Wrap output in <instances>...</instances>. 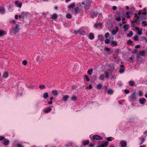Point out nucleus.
Instances as JSON below:
<instances>
[{
    "label": "nucleus",
    "mask_w": 147,
    "mask_h": 147,
    "mask_svg": "<svg viewBox=\"0 0 147 147\" xmlns=\"http://www.w3.org/2000/svg\"><path fill=\"white\" fill-rule=\"evenodd\" d=\"M52 110V109L50 107H47L45 110V113H48L50 112Z\"/></svg>",
    "instance_id": "nucleus-16"
},
{
    "label": "nucleus",
    "mask_w": 147,
    "mask_h": 147,
    "mask_svg": "<svg viewBox=\"0 0 147 147\" xmlns=\"http://www.w3.org/2000/svg\"><path fill=\"white\" fill-rule=\"evenodd\" d=\"M145 141V138H142V140L141 141L140 143V145H141Z\"/></svg>",
    "instance_id": "nucleus-36"
},
{
    "label": "nucleus",
    "mask_w": 147,
    "mask_h": 147,
    "mask_svg": "<svg viewBox=\"0 0 147 147\" xmlns=\"http://www.w3.org/2000/svg\"><path fill=\"white\" fill-rule=\"evenodd\" d=\"M142 24L144 25V26H147V24L146 23V22L145 21H143L142 22Z\"/></svg>",
    "instance_id": "nucleus-56"
},
{
    "label": "nucleus",
    "mask_w": 147,
    "mask_h": 147,
    "mask_svg": "<svg viewBox=\"0 0 147 147\" xmlns=\"http://www.w3.org/2000/svg\"><path fill=\"white\" fill-rule=\"evenodd\" d=\"M69 98V96L68 95H66L62 98L63 100V101H66Z\"/></svg>",
    "instance_id": "nucleus-19"
},
{
    "label": "nucleus",
    "mask_w": 147,
    "mask_h": 147,
    "mask_svg": "<svg viewBox=\"0 0 147 147\" xmlns=\"http://www.w3.org/2000/svg\"><path fill=\"white\" fill-rule=\"evenodd\" d=\"M133 34V32L132 31H130L129 33L127 34V36L128 37H131Z\"/></svg>",
    "instance_id": "nucleus-27"
},
{
    "label": "nucleus",
    "mask_w": 147,
    "mask_h": 147,
    "mask_svg": "<svg viewBox=\"0 0 147 147\" xmlns=\"http://www.w3.org/2000/svg\"><path fill=\"white\" fill-rule=\"evenodd\" d=\"M94 38V34L92 33H90L89 36V38L90 40H92Z\"/></svg>",
    "instance_id": "nucleus-13"
},
{
    "label": "nucleus",
    "mask_w": 147,
    "mask_h": 147,
    "mask_svg": "<svg viewBox=\"0 0 147 147\" xmlns=\"http://www.w3.org/2000/svg\"><path fill=\"white\" fill-rule=\"evenodd\" d=\"M97 13L96 11H93L91 15V17L92 18H94L95 17L97 16Z\"/></svg>",
    "instance_id": "nucleus-9"
},
{
    "label": "nucleus",
    "mask_w": 147,
    "mask_h": 147,
    "mask_svg": "<svg viewBox=\"0 0 147 147\" xmlns=\"http://www.w3.org/2000/svg\"><path fill=\"white\" fill-rule=\"evenodd\" d=\"M105 42L106 44H108L110 43V40L109 39H106L105 40Z\"/></svg>",
    "instance_id": "nucleus-38"
},
{
    "label": "nucleus",
    "mask_w": 147,
    "mask_h": 147,
    "mask_svg": "<svg viewBox=\"0 0 147 147\" xmlns=\"http://www.w3.org/2000/svg\"><path fill=\"white\" fill-rule=\"evenodd\" d=\"M75 3H73L68 5V9H73L75 7Z\"/></svg>",
    "instance_id": "nucleus-8"
},
{
    "label": "nucleus",
    "mask_w": 147,
    "mask_h": 147,
    "mask_svg": "<svg viewBox=\"0 0 147 147\" xmlns=\"http://www.w3.org/2000/svg\"><path fill=\"white\" fill-rule=\"evenodd\" d=\"M5 138L3 136H0V141H2V140H4Z\"/></svg>",
    "instance_id": "nucleus-54"
},
{
    "label": "nucleus",
    "mask_w": 147,
    "mask_h": 147,
    "mask_svg": "<svg viewBox=\"0 0 147 147\" xmlns=\"http://www.w3.org/2000/svg\"><path fill=\"white\" fill-rule=\"evenodd\" d=\"M138 94H139V95L140 96H142L143 95V93L142 92V91H139Z\"/></svg>",
    "instance_id": "nucleus-47"
},
{
    "label": "nucleus",
    "mask_w": 147,
    "mask_h": 147,
    "mask_svg": "<svg viewBox=\"0 0 147 147\" xmlns=\"http://www.w3.org/2000/svg\"><path fill=\"white\" fill-rule=\"evenodd\" d=\"M92 139L93 140H101L102 139V138L99 136L96 135L93 136Z\"/></svg>",
    "instance_id": "nucleus-3"
},
{
    "label": "nucleus",
    "mask_w": 147,
    "mask_h": 147,
    "mask_svg": "<svg viewBox=\"0 0 147 147\" xmlns=\"http://www.w3.org/2000/svg\"><path fill=\"white\" fill-rule=\"evenodd\" d=\"M97 147H104V145L102 144L101 145L97 146Z\"/></svg>",
    "instance_id": "nucleus-64"
},
{
    "label": "nucleus",
    "mask_w": 147,
    "mask_h": 147,
    "mask_svg": "<svg viewBox=\"0 0 147 147\" xmlns=\"http://www.w3.org/2000/svg\"><path fill=\"white\" fill-rule=\"evenodd\" d=\"M121 20V18L120 17H118L115 18V20L118 21H120Z\"/></svg>",
    "instance_id": "nucleus-50"
},
{
    "label": "nucleus",
    "mask_w": 147,
    "mask_h": 147,
    "mask_svg": "<svg viewBox=\"0 0 147 147\" xmlns=\"http://www.w3.org/2000/svg\"><path fill=\"white\" fill-rule=\"evenodd\" d=\"M113 93V91L112 89H109L108 90L107 93L109 94H112Z\"/></svg>",
    "instance_id": "nucleus-31"
},
{
    "label": "nucleus",
    "mask_w": 147,
    "mask_h": 147,
    "mask_svg": "<svg viewBox=\"0 0 147 147\" xmlns=\"http://www.w3.org/2000/svg\"><path fill=\"white\" fill-rule=\"evenodd\" d=\"M74 11L75 14H77L80 13L81 10L78 7H76L74 8Z\"/></svg>",
    "instance_id": "nucleus-5"
},
{
    "label": "nucleus",
    "mask_w": 147,
    "mask_h": 147,
    "mask_svg": "<svg viewBox=\"0 0 147 147\" xmlns=\"http://www.w3.org/2000/svg\"><path fill=\"white\" fill-rule=\"evenodd\" d=\"M146 101V99L144 98L139 100L140 103L142 105Z\"/></svg>",
    "instance_id": "nucleus-18"
},
{
    "label": "nucleus",
    "mask_w": 147,
    "mask_h": 147,
    "mask_svg": "<svg viewBox=\"0 0 147 147\" xmlns=\"http://www.w3.org/2000/svg\"><path fill=\"white\" fill-rule=\"evenodd\" d=\"M134 16L137 19H139L140 18L139 16L138 15L137 13L134 14Z\"/></svg>",
    "instance_id": "nucleus-51"
},
{
    "label": "nucleus",
    "mask_w": 147,
    "mask_h": 147,
    "mask_svg": "<svg viewBox=\"0 0 147 147\" xmlns=\"http://www.w3.org/2000/svg\"><path fill=\"white\" fill-rule=\"evenodd\" d=\"M66 17L68 19H71L72 17V16L70 14L68 13L66 14Z\"/></svg>",
    "instance_id": "nucleus-30"
},
{
    "label": "nucleus",
    "mask_w": 147,
    "mask_h": 147,
    "mask_svg": "<svg viewBox=\"0 0 147 147\" xmlns=\"http://www.w3.org/2000/svg\"><path fill=\"white\" fill-rule=\"evenodd\" d=\"M126 15L127 16V17L128 18H129L130 17V16L129 15V12H126Z\"/></svg>",
    "instance_id": "nucleus-52"
},
{
    "label": "nucleus",
    "mask_w": 147,
    "mask_h": 147,
    "mask_svg": "<svg viewBox=\"0 0 147 147\" xmlns=\"http://www.w3.org/2000/svg\"><path fill=\"white\" fill-rule=\"evenodd\" d=\"M9 143V140L7 139H5L4 140V141L3 142V144L5 146H7L8 145Z\"/></svg>",
    "instance_id": "nucleus-10"
},
{
    "label": "nucleus",
    "mask_w": 147,
    "mask_h": 147,
    "mask_svg": "<svg viewBox=\"0 0 147 147\" xmlns=\"http://www.w3.org/2000/svg\"><path fill=\"white\" fill-rule=\"evenodd\" d=\"M124 92L126 94H128L130 92V91L129 90L126 89L124 90Z\"/></svg>",
    "instance_id": "nucleus-44"
},
{
    "label": "nucleus",
    "mask_w": 147,
    "mask_h": 147,
    "mask_svg": "<svg viewBox=\"0 0 147 147\" xmlns=\"http://www.w3.org/2000/svg\"><path fill=\"white\" fill-rule=\"evenodd\" d=\"M111 43L112 45H113V46H116L117 45V43L116 41H112Z\"/></svg>",
    "instance_id": "nucleus-22"
},
{
    "label": "nucleus",
    "mask_w": 147,
    "mask_h": 147,
    "mask_svg": "<svg viewBox=\"0 0 147 147\" xmlns=\"http://www.w3.org/2000/svg\"><path fill=\"white\" fill-rule=\"evenodd\" d=\"M138 20H137L134 19L131 22L132 24H134V23H137L138 22Z\"/></svg>",
    "instance_id": "nucleus-45"
},
{
    "label": "nucleus",
    "mask_w": 147,
    "mask_h": 147,
    "mask_svg": "<svg viewBox=\"0 0 147 147\" xmlns=\"http://www.w3.org/2000/svg\"><path fill=\"white\" fill-rule=\"evenodd\" d=\"M71 99L73 101H76L77 99V98L76 96H74L71 97Z\"/></svg>",
    "instance_id": "nucleus-39"
},
{
    "label": "nucleus",
    "mask_w": 147,
    "mask_h": 147,
    "mask_svg": "<svg viewBox=\"0 0 147 147\" xmlns=\"http://www.w3.org/2000/svg\"><path fill=\"white\" fill-rule=\"evenodd\" d=\"M105 50L108 51H110V49L107 47L105 48Z\"/></svg>",
    "instance_id": "nucleus-59"
},
{
    "label": "nucleus",
    "mask_w": 147,
    "mask_h": 147,
    "mask_svg": "<svg viewBox=\"0 0 147 147\" xmlns=\"http://www.w3.org/2000/svg\"><path fill=\"white\" fill-rule=\"evenodd\" d=\"M92 88V86L91 84H90L89 85L88 87H87V88H86L87 89H91Z\"/></svg>",
    "instance_id": "nucleus-55"
},
{
    "label": "nucleus",
    "mask_w": 147,
    "mask_h": 147,
    "mask_svg": "<svg viewBox=\"0 0 147 147\" xmlns=\"http://www.w3.org/2000/svg\"><path fill=\"white\" fill-rule=\"evenodd\" d=\"M131 99L133 101L136 99V94L135 92H134L130 96Z\"/></svg>",
    "instance_id": "nucleus-7"
},
{
    "label": "nucleus",
    "mask_w": 147,
    "mask_h": 147,
    "mask_svg": "<svg viewBox=\"0 0 147 147\" xmlns=\"http://www.w3.org/2000/svg\"><path fill=\"white\" fill-rule=\"evenodd\" d=\"M111 137H108L107 139V140L109 141H112V139H111Z\"/></svg>",
    "instance_id": "nucleus-57"
},
{
    "label": "nucleus",
    "mask_w": 147,
    "mask_h": 147,
    "mask_svg": "<svg viewBox=\"0 0 147 147\" xmlns=\"http://www.w3.org/2000/svg\"><path fill=\"white\" fill-rule=\"evenodd\" d=\"M24 13L23 12L22 13H21V14L19 15L18 16L19 17V18H22H22H24V16H23V15L24 14Z\"/></svg>",
    "instance_id": "nucleus-42"
},
{
    "label": "nucleus",
    "mask_w": 147,
    "mask_h": 147,
    "mask_svg": "<svg viewBox=\"0 0 147 147\" xmlns=\"http://www.w3.org/2000/svg\"><path fill=\"white\" fill-rule=\"evenodd\" d=\"M145 53H146V51L145 50H143L142 51H140L138 55L140 56H145Z\"/></svg>",
    "instance_id": "nucleus-11"
},
{
    "label": "nucleus",
    "mask_w": 147,
    "mask_h": 147,
    "mask_svg": "<svg viewBox=\"0 0 147 147\" xmlns=\"http://www.w3.org/2000/svg\"><path fill=\"white\" fill-rule=\"evenodd\" d=\"M6 34V32L2 30H0V36H3L4 35Z\"/></svg>",
    "instance_id": "nucleus-14"
},
{
    "label": "nucleus",
    "mask_w": 147,
    "mask_h": 147,
    "mask_svg": "<svg viewBox=\"0 0 147 147\" xmlns=\"http://www.w3.org/2000/svg\"><path fill=\"white\" fill-rule=\"evenodd\" d=\"M43 96L44 98L46 99L48 97V94L47 92L45 93L44 94Z\"/></svg>",
    "instance_id": "nucleus-28"
},
{
    "label": "nucleus",
    "mask_w": 147,
    "mask_h": 147,
    "mask_svg": "<svg viewBox=\"0 0 147 147\" xmlns=\"http://www.w3.org/2000/svg\"><path fill=\"white\" fill-rule=\"evenodd\" d=\"M116 30H113L111 31V33L113 35H115L117 32L118 30V28L117 27L115 28Z\"/></svg>",
    "instance_id": "nucleus-6"
},
{
    "label": "nucleus",
    "mask_w": 147,
    "mask_h": 147,
    "mask_svg": "<svg viewBox=\"0 0 147 147\" xmlns=\"http://www.w3.org/2000/svg\"><path fill=\"white\" fill-rule=\"evenodd\" d=\"M120 66L121 68H120L119 72L121 74H122L124 72L125 70L124 65H120Z\"/></svg>",
    "instance_id": "nucleus-2"
},
{
    "label": "nucleus",
    "mask_w": 147,
    "mask_h": 147,
    "mask_svg": "<svg viewBox=\"0 0 147 147\" xmlns=\"http://www.w3.org/2000/svg\"><path fill=\"white\" fill-rule=\"evenodd\" d=\"M140 47V46L139 45H138L135 46V48H139Z\"/></svg>",
    "instance_id": "nucleus-63"
},
{
    "label": "nucleus",
    "mask_w": 147,
    "mask_h": 147,
    "mask_svg": "<svg viewBox=\"0 0 147 147\" xmlns=\"http://www.w3.org/2000/svg\"><path fill=\"white\" fill-rule=\"evenodd\" d=\"M86 80L87 81V82H89L90 81V79H89V77L87 76L86 75L85 76V77Z\"/></svg>",
    "instance_id": "nucleus-46"
},
{
    "label": "nucleus",
    "mask_w": 147,
    "mask_h": 147,
    "mask_svg": "<svg viewBox=\"0 0 147 147\" xmlns=\"http://www.w3.org/2000/svg\"><path fill=\"white\" fill-rule=\"evenodd\" d=\"M102 85L100 84H99L97 85V88L98 89H100L102 87Z\"/></svg>",
    "instance_id": "nucleus-37"
},
{
    "label": "nucleus",
    "mask_w": 147,
    "mask_h": 147,
    "mask_svg": "<svg viewBox=\"0 0 147 147\" xmlns=\"http://www.w3.org/2000/svg\"><path fill=\"white\" fill-rule=\"evenodd\" d=\"M42 59L41 57L40 56H38L36 58V61L38 62L40 61Z\"/></svg>",
    "instance_id": "nucleus-26"
},
{
    "label": "nucleus",
    "mask_w": 147,
    "mask_h": 147,
    "mask_svg": "<svg viewBox=\"0 0 147 147\" xmlns=\"http://www.w3.org/2000/svg\"><path fill=\"white\" fill-rule=\"evenodd\" d=\"M142 29L141 30H139L138 32V34L139 35H141L142 34Z\"/></svg>",
    "instance_id": "nucleus-48"
},
{
    "label": "nucleus",
    "mask_w": 147,
    "mask_h": 147,
    "mask_svg": "<svg viewBox=\"0 0 147 147\" xmlns=\"http://www.w3.org/2000/svg\"><path fill=\"white\" fill-rule=\"evenodd\" d=\"M108 142L106 141L103 144H102V145H104V146H107L108 144Z\"/></svg>",
    "instance_id": "nucleus-58"
},
{
    "label": "nucleus",
    "mask_w": 147,
    "mask_h": 147,
    "mask_svg": "<svg viewBox=\"0 0 147 147\" xmlns=\"http://www.w3.org/2000/svg\"><path fill=\"white\" fill-rule=\"evenodd\" d=\"M101 25V23H98V24H95L94 25V26L96 28H97L98 27V25Z\"/></svg>",
    "instance_id": "nucleus-49"
},
{
    "label": "nucleus",
    "mask_w": 147,
    "mask_h": 147,
    "mask_svg": "<svg viewBox=\"0 0 147 147\" xmlns=\"http://www.w3.org/2000/svg\"><path fill=\"white\" fill-rule=\"evenodd\" d=\"M129 84L131 86H133L134 85L135 82L133 81H130L129 82Z\"/></svg>",
    "instance_id": "nucleus-25"
},
{
    "label": "nucleus",
    "mask_w": 147,
    "mask_h": 147,
    "mask_svg": "<svg viewBox=\"0 0 147 147\" xmlns=\"http://www.w3.org/2000/svg\"><path fill=\"white\" fill-rule=\"evenodd\" d=\"M117 9V7L116 6H113V9L114 10H115Z\"/></svg>",
    "instance_id": "nucleus-61"
},
{
    "label": "nucleus",
    "mask_w": 147,
    "mask_h": 147,
    "mask_svg": "<svg viewBox=\"0 0 147 147\" xmlns=\"http://www.w3.org/2000/svg\"><path fill=\"white\" fill-rule=\"evenodd\" d=\"M134 39L135 40L138 41V36L137 35L134 36Z\"/></svg>",
    "instance_id": "nucleus-41"
},
{
    "label": "nucleus",
    "mask_w": 147,
    "mask_h": 147,
    "mask_svg": "<svg viewBox=\"0 0 147 147\" xmlns=\"http://www.w3.org/2000/svg\"><path fill=\"white\" fill-rule=\"evenodd\" d=\"M15 4L17 5V6L20 8L21 7L22 5V3L19 2L18 1H16Z\"/></svg>",
    "instance_id": "nucleus-12"
},
{
    "label": "nucleus",
    "mask_w": 147,
    "mask_h": 147,
    "mask_svg": "<svg viewBox=\"0 0 147 147\" xmlns=\"http://www.w3.org/2000/svg\"><path fill=\"white\" fill-rule=\"evenodd\" d=\"M39 88L41 89H44L45 88V85H41L39 86Z\"/></svg>",
    "instance_id": "nucleus-34"
},
{
    "label": "nucleus",
    "mask_w": 147,
    "mask_h": 147,
    "mask_svg": "<svg viewBox=\"0 0 147 147\" xmlns=\"http://www.w3.org/2000/svg\"><path fill=\"white\" fill-rule=\"evenodd\" d=\"M82 33L81 32H80V31L78 30H75L74 31V33L76 34H78V33H80L81 34H82V35H84L85 34V32L83 30L82 31Z\"/></svg>",
    "instance_id": "nucleus-15"
},
{
    "label": "nucleus",
    "mask_w": 147,
    "mask_h": 147,
    "mask_svg": "<svg viewBox=\"0 0 147 147\" xmlns=\"http://www.w3.org/2000/svg\"><path fill=\"white\" fill-rule=\"evenodd\" d=\"M121 147H125L127 146V142L124 140H122L120 142Z\"/></svg>",
    "instance_id": "nucleus-4"
},
{
    "label": "nucleus",
    "mask_w": 147,
    "mask_h": 147,
    "mask_svg": "<svg viewBox=\"0 0 147 147\" xmlns=\"http://www.w3.org/2000/svg\"><path fill=\"white\" fill-rule=\"evenodd\" d=\"M51 18L55 20L57 18L58 15L56 13H54L51 16Z\"/></svg>",
    "instance_id": "nucleus-17"
},
{
    "label": "nucleus",
    "mask_w": 147,
    "mask_h": 147,
    "mask_svg": "<svg viewBox=\"0 0 147 147\" xmlns=\"http://www.w3.org/2000/svg\"><path fill=\"white\" fill-rule=\"evenodd\" d=\"M0 12L3 13L5 12V9L3 7H0Z\"/></svg>",
    "instance_id": "nucleus-29"
},
{
    "label": "nucleus",
    "mask_w": 147,
    "mask_h": 147,
    "mask_svg": "<svg viewBox=\"0 0 147 147\" xmlns=\"http://www.w3.org/2000/svg\"><path fill=\"white\" fill-rule=\"evenodd\" d=\"M129 28V25L128 24H125L123 26V29L124 31H126Z\"/></svg>",
    "instance_id": "nucleus-21"
},
{
    "label": "nucleus",
    "mask_w": 147,
    "mask_h": 147,
    "mask_svg": "<svg viewBox=\"0 0 147 147\" xmlns=\"http://www.w3.org/2000/svg\"><path fill=\"white\" fill-rule=\"evenodd\" d=\"M17 146L18 147H23V146H22L21 144H19L17 145Z\"/></svg>",
    "instance_id": "nucleus-62"
},
{
    "label": "nucleus",
    "mask_w": 147,
    "mask_h": 147,
    "mask_svg": "<svg viewBox=\"0 0 147 147\" xmlns=\"http://www.w3.org/2000/svg\"><path fill=\"white\" fill-rule=\"evenodd\" d=\"M19 27V25L18 24H16L15 26L13 28V31L12 32L14 34L18 33L20 30V28Z\"/></svg>",
    "instance_id": "nucleus-1"
},
{
    "label": "nucleus",
    "mask_w": 147,
    "mask_h": 147,
    "mask_svg": "<svg viewBox=\"0 0 147 147\" xmlns=\"http://www.w3.org/2000/svg\"><path fill=\"white\" fill-rule=\"evenodd\" d=\"M52 93L54 94L55 96L57 95L58 94V92L56 90H53L52 91Z\"/></svg>",
    "instance_id": "nucleus-23"
},
{
    "label": "nucleus",
    "mask_w": 147,
    "mask_h": 147,
    "mask_svg": "<svg viewBox=\"0 0 147 147\" xmlns=\"http://www.w3.org/2000/svg\"><path fill=\"white\" fill-rule=\"evenodd\" d=\"M105 75L103 74H101L100 75L99 78L101 80H103L105 78Z\"/></svg>",
    "instance_id": "nucleus-24"
},
{
    "label": "nucleus",
    "mask_w": 147,
    "mask_h": 147,
    "mask_svg": "<svg viewBox=\"0 0 147 147\" xmlns=\"http://www.w3.org/2000/svg\"><path fill=\"white\" fill-rule=\"evenodd\" d=\"M104 73L105 74V77L106 78H108L109 77V74L108 72L105 71L104 72Z\"/></svg>",
    "instance_id": "nucleus-35"
},
{
    "label": "nucleus",
    "mask_w": 147,
    "mask_h": 147,
    "mask_svg": "<svg viewBox=\"0 0 147 147\" xmlns=\"http://www.w3.org/2000/svg\"><path fill=\"white\" fill-rule=\"evenodd\" d=\"M8 73L7 71H5L3 74V77L5 78H7L8 77Z\"/></svg>",
    "instance_id": "nucleus-20"
},
{
    "label": "nucleus",
    "mask_w": 147,
    "mask_h": 147,
    "mask_svg": "<svg viewBox=\"0 0 147 147\" xmlns=\"http://www.w3.org/2000/svg\"><path fill=\"white\" fill-rule=\"evenodd\" d=\"M93 69H90L88 70L87 71V73L88 75H90L93 71Z\"/></svg>",
    "instance_id": "nucleus-32"
},
{
    "label": "nucleus",
    "mask_w": 147,
    "mask_h": 147,
    "mask_svg": "<svg viewBox=\"0 0 147 147\" xmlns=\"http://www.w3.org/2000/svg\"><path fill=\"white\" fill-rule=\"evenodd\" d=\"M89 143V141L87 140L86 142H84L83 143V144L84 146H86V145H88Z\"/></svg>",
    "instance_id": "nucleus-33"
},
{
    "label": "nucleus",
    "mask_w": 147,
    "mask_h": 147,
    "mask_svg": "<svg viewBox=\"0 0 147 147\" xmlns=\"http://www.w3.org/2000/svg\"><path fill=\"white\" fill-rule=\"evenodd\" d=\"M27 63V61L26 60H24L22 62V63L24 65H26Z\"/></svg>",
    "instance_id": "nucleus-40"
},
{
    "label": "nucleus",
    "mask_w": 147,
    "mask_h": 147,
    "mask_svg": "<svg viewBox=\"0 0 147 147\" xmlns=\"http://www.w3.org/2000/svg\"><path fill=\"white\" fill-rule=\"evenodd\" d=\"M109 35V33L107 32L106 33L105 35V37L106 38H107Z\"/></svg>",
    "instance_id": "nucleus-43"
},
{
    "label": "nucleus",
    "mask_w": 147,
    "mask_h": 147,
    "mask_svg": "<svg viewBox=\"0 0 147 147\" xmlns=\"http://www.w3.org/2000/svg\"><path fill=\"white\" fill-rule=\"evenodd\" d=\"M94 146V144L92 143H90L89 145V146L90 147H93Z\"/></svg>",
    "instance_id": "nucleus-60"
},
{
    "label": "nucleus",
    "mask_w": 147,
    "mask_h": 147,
    "mask_svg": "<svg viewBox=\"0 0 147 147\" xmlns=\"http://www.w3.org/2000/svg\"><path fill=\"white\" fill-rule=\"evenodd\" d=\"M132 43H133V42L131 40H129L128 41L127 44H132Z\"/></svg>",
    "instance_id": "nucleus-53"
}]
</instances>
